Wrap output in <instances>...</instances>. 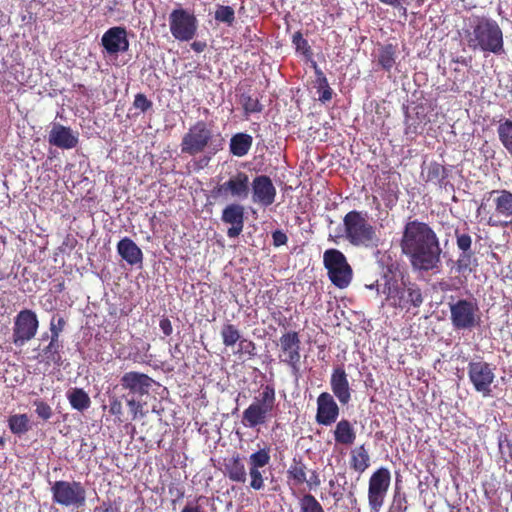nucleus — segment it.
<instances>
[{
	"label": "nucleus",
	"mask_w": 512,
	"mask_h": 512,
	"mask_svg": "<svg viewBox=\"0 0 512 512\" xmlns=\"http://www.w3.org/2000/svg\"><path fill=\"white\" fill-rule=\"evenodd\" d=\"M399 246L414 270L429 272L439 269L442 248L439 237L428 223L409 218L403 227Z\"/></svg>",
	"instance_id": "1"
},
{
	"label": "nucleus",
	"mask_w": 512,
	"mask_h": 512,
	"mask_svg": "<svg viewBox=\"0 0 512 512\" xmlns=\"http://www.w3.org/2000/svg\"><path fill=\"white\" fill-rule=\"evenodd\" d=\"M464 23L459 34L470 50L496 56L506 53L504 33L495 19L485 15H471Z\"/></svg>",
	"instance_id": "2"
},
{
	"label": "nucleus",
	"mask_w": 512,
	"mask_h": 512,
	"mask_svg": "<svg viewBox=\"0 0 512 512\" xmlns=\"http://www.w3.org/2000/svg\"><path fill=\"white\" fill-rule=\"evenodd\" d=\"M225 140L221 133L214 132L211 124L199 120L191 125L183 135L180 148L183 154L196 156L204 154V160L209 162L213 156L224 147Z\"/></svg>",
	"instance_id": "3"
},
{
	"label": "nucleus",
	"mask_w": 512,
	"mask_h": 512,
	"mask_svg": "<svg viewBox=\"0 0 512 512\" xmlns=\"http://www.w3.org/2000/svg\"><path fill=\"white\" fill-rule=\"evenodd\" d=\"M382 293L386 295L385 300L389 306L406 312L418 309L424 302L421 287L408 278L402 277L399 282L391 276L384 275Z\"/></svg>",
	"instance_id": "4"
},
{
	"label": "nucleus",
	"mask_w": 512,
	"mask_h": 512,
	"mask_svg": "<svg viewBox=\"0 0 512 512\" xmlns=\"http://www.w3.org/2000/svg\"><path fill=\"white\" fill-rule=\"evenodd\" d=\"M489 214L486 223L493 227H507L512 224V192L496 189L483 195L477 214Z\"/></svg>",
	"instance_id": "5"
},
{
	"label": "nucleus",
	"mask_w": 512,
	"mask_h": 512,
	"mask_svg": "<svg viewBox=\"0 0 512 512\" xmlns=\"http://www.w3.org/2000/svg\"><path fill=\"white\" fill-rule=\"evenodd\" d=\"M344 234L342 235L354 246L376 247L379 243L377 229L368 219V213L351 210L343 217Z\"/></svg>",
	"instance_id": "6"
},
{
	"label": "nucleus",
	"mask_w": 512,
	"mask_h": 512,
	"mask_svg": "<svg viewBox=\"0 0 512 512\" xmlns=\"http://www.w3.org/2000/svg\"><path fill=\"white\" fill-rule=\"evenodd\" d=\"M276 408L275 388L273 385L267 384L243 411L241 422L247 428L265 425L276 415Z\"/></svg>",
	"instance_id": "7"
},
{
	"label": "nucleus",
	"mask_w": 512,
	"mask_h": 512,
	"mask_svg": "<svg viewBox=\"0 0 512 512\" xmlns=\"http://www.w3.org/2000/svg\"><path fill=\"white\" fill-rule=\"evenodd\" d=\"M323 264L331 283L339 288H347L353 277V270L345 255L338 249H328L323 254Z\"/></svg>",
	"instance_id": "8"
},
{
	"label": "nucleus",
	"mask_w": 512,
	"mask_h": 512,
	"mask_svg": "<svg viewBox=\"0 0 512 512\" xmlns=\"http://www.w3.org/2000/svg\"><path fill=\"white\" fill-rule=\"evenodd\" d=\"M52 500L67 508H81L86 504V489L79 481H55L51 486Z\"/></svg>",
	"instance_id": "9"
},
{
	"label": "nucleus",
	"mask_w": 512,
	"mask_h": 512,
	"mask_svg": "<svg viewBox=\"0 0 512 512\" xmlns=\"http://www.w3.org/2000/svg\"><path fill=\"white\" fill-rule=\"evenodd\" d=\"M450 320L455 330H473L481 322L476 300L459 299L449 304Z\"/></svg>",
	"instance_id": "10"
},
{
	"label": "nucleus",
	"mask_w": 512,
	"mask_h": 512,
	"mask_svg": "<svg viewBox=\"0 0 512 512\" xmlns=\"http://www.w3.org/2000/svg\"><path fill=\"white\" fill-rule=\"evenodd\" d=\"M168 20L171 35L176 40L188 42L196 36L198 20L194 12L177 7L170 12Z\"/></svg>",
	"instance_id": "11"
},
{
	"label": "nucleus",
	"mask_w": 512,
	"mask_h": 512,
	"mask_svg": "<svg viewBox=\"0 0 512 512\" xmlns=\"http://www.w3.org/2000/svg\"><path fill=\"white\" fill-rule=\"evenodd\" d=\"M391 484V472L386 467H379L368 481V505L370 512H380L384 505Z\"/></svg>",
	"instance_id": "12"
},
{
	"label": "nucleus",
	"mask_w": 512,
	"mask_h": 512,
	"mask_svg": "<svg viewBox=\"0 0 512 512\" xmlns=\"http://www.w3.org/2000/svg\"><path fill=\"white\" fill-rule=\"evenodd\" d=\"M495 367L485 361H470L467 374L474 390L484 398L492 396V384L495 381Z\"/></svg>",
	"instance_id": "13"
},
{
	"label": "nucleus",
	"mask_w": 512,
	"mask_h": 512,
	"mask_svg": "<svg viewBox=\"0 0 512 512\" xmlns=\"http://www.w3.org/2000/svg\"><path fill=\"white\" fill-rule=\"evenodd\" d=\"M38 328L39 320L33 310L23 309L19 311L14 319L13 344L17 347H22L35 337Z\"/></svg>",
	"instance_id": "14"
},
{
	"label": "nucleus",
	"mask_w": 512,
	"mask_h": 512,
	"mask_svg": "<svg viewBox=\"0 0 512 512\" xmlns=\"http://www.w3.org/2000/svg\"><path fill=\"white\" fill-rule=\"evenodd\" d=\"M250 193V181L249 176L243 172L238 171L227 181L222 184H218L211 190L213 198H234L239 200H245Z\"/></svg>",
	"instance_id": "15"
},
{
	"label": "nucleus",
	"mask_w": 512,
	"mask_h": 512,
	"mask_svg": "<svg viewBox=\"0 0 512 512\" xmlns=\"http://www.w3.org/2000/svg\"><path fill=\"white\" fill-rule=\"evenodd\" d=\"M279 361L289 366L294 373L299 371L301 341L297 331H288L279 339Z\"/></svg>",
	"instance_id": "16"
},
{
	"label": "nucleus",
	"mask_w": 512,
	"mask_h": 512,
	"mask_svg": "<svg viewBox=\"0 0 512 512\" xmlns=\"http://www.w3.org/2000/svg\"><path fill=\"white\" fill-rule=\"evenodd\" d=\"M252 201L262 207H268L275 202L276 188L267 175L256 176L250 183Z\"/></svg>",
	"instance_id": "17"
},
{
	"label": "nucleus",
	"mask_w": 512,
	"mask_h": 512,
	"mask_svg": "<svg viewBox=\"0 0 512 512\" xmlns=\"http://www.w3.org/2000/svg\"><path fill=\"white\" fill-rule=\"evenodd\" d=\"M340 408L333 395L322 392L317 398L316 422L319 425L330 426L339 417Z\"/></svg>",
	"instance_id": "18"
},
{
	"label": "nucleus",
	"mask_w": 512,
	"mask_h": 512,
	"mask_svg": "<svg viewBox=\"0 0 512 512\" xmlns=\"http://www.w3.org/2000/svg\"><path fill=\"white\" fill-rule=\"evenodd\" d=\"M101 44L109 55L124 53L129 49L127 30L122 26L109 28L101 38Z\"/></svg>",
	"instance_id": "19"
},
{
	"label": "nucleus",
	"mask_w": 512,
	"mask_h": 512,
	"mask_svg": "<svg viewBox=\"0 0 512 512\" xmlns=\"http://www.w3.org/2000/svg\"><path fill=\"white\" fill-rule=\"evenodd\" d=\"M120 384L130 394L142 397L149 393L154 380L145 373L130 371L122 375Z\"/></svg>",
	"instance_id": "20"
},
{
	"label": "nucleus",
	"mask_w": 512,
	"mask_h": 512,
	"mask_svg": "<svg viewBox=\"0 0 512 512\" xmlns=\"http://www.w3.org/2000/svg\"><path fill=\"white\" fill-rule=\"evenodd\" d=\"M330 387L340 404L347 405L351 401L352 389L343 366H337L332 370Z\"/></svg>",
	"instance_id": "21"
},
{
	"label": "nucleus",
	"mask_w": 512,
	"mask_h": 512,
	"mask_svg": "<svg viewBox=\"0 0 512 512\" xmlns=\"http://www.w3.org/2000/svg\"><path fill=\"white\" fill-rule=\"evenodd\" d=\"M221 220L231 225L227 230V236L238 237L244 227V207L236 203L227 205L222 211Z\"/></svg>",
	"instance_id": "22"
},
{
	"label": "nucleus",
	"mask_w": 512,
	"mask_h": 512,
	"mask_svg": "<svg viewBox=\"0 0 512 512\" xmlns=\"http://www.w3.org/2000/svg\"><path fill=\"white\" fill-rule=\"evenodd\" d=\"M50 145L61 149H72L78 144V135L70 127L55 123L48 134Z\"/></svg>",
	"instance_id": "23"
},
{
	"label": "nucleus",
	"mask_w": 512,
	"mask_h": 512,
	"mask_svg": "<svg viewBox=\"0 0 512 512\" xmlns=\"http://www.w3.org/2000/svg\"><path fill=\"white\" fill-rule=\"evenodd\" d=\"M398 54L399 49L397 43H379L372 56L378 68L390 73L397 63Z\"/></svg>",
	"instance_id": "24"
},
{
	"label": "nucleus",
	"mask_w": 512,
	"mask_h": 512,
	"mask_svg": "<svg viewBox=\"0 0 512 512\" xmlns=\"http://www.w3.org/2000/svg\"><path fill=\"white\" fill-rule=\"evenodd\" d=\"M224 474L232 482L245 483L247 480L246 467L243 458L239 453H234L231 457L223 461Z\"/></svg>",
	"instance_id": "25"
},
{
	"label": "nucleus",
	"mask_w": 512,
	"mask_h": 512,
	"mask_svg": "<svg viewBox=\"0 0 512 512\" xmlns=\"http://www.w3.org/2000/svg\"><path fill=\"white\" fill-rule=\"evenodd\" d=\"M61 349L62 345L60 341H53L50 339L48 345L40 349L38 354L34 356V359L46 366H50L52 364L61 366L63 363Z\"/></svg>",
	"instance_id": "26"
},
{
	"label": "nucleus",
	"mask_w": 512,
	"mask_h": 512,
	"mask_svg": "<svg viewBox=\"0 0 512 512\" xmlns=\"http://www.w3.org/2000/svg\"><path fill=\"white\" fill-rule=\"evenodd\" d=\"M308 468L301 456L294 457L286 472V481L290 487H299L307 481Z\"/></svg>",
	"instance_id": "27"
},
{
	"label": "nucleus",
	"mask_w": 512,
	"mask_h": 512,
	"mask_svg": "<svg viewBox=\"0 0 512 512\" xmlns=\"http://www.w3.org/2000/svg\"><path fill=\"white\" fill-rule=\"evenodd\" d=\"M117 252L130 265L142 263L143 253L129 237H124L118 242Z\"/></svg>",
	"instance_id": "28"
},
{
	"label": "nucleus",
	"mask_w": 512,
	"mask_h": 512,
	"mask_svg": "<svg viewBox=\"0 0 512 512\" xmlns=\"http://www.w3.org/2000/svg\"><path fill=\"white\" fill-rule=\"evenodd\" d=\"M350 468L358 473L365 472L371 465L369 450L365 444L353 448L350 452Z\"/></svg>",
	"instance_id": "29"
},
{
	"label": "nucleus",
	"mask_w": 512,
	"mask_h": 512,
	"mask_svg": "<svg viewBox=\"0 0 512 512\" xmlns=\"http://www.w3.org/2000/svg\"><path fill=\"white\" fill-rule=\"evenodd\" d=\"M333 435L335 442L344 446H350L356 440V431L348 419H341L336 423Z\"/></svg>",
	"instance_id": "30"
},
{
	"label": "nucleus",
	"mask_w": 512,
	"mask_h": 512,
	"mask_svg": "<svg viewBox=\"0 0 512 512\" xmlns=\"http://www.w3.org/2000/svg\"><path fill=\"white\" fill-rule=\"evenodd\" d=\"M253 144L251 135L243 132L234 134L230 139V153L236 157H243L248 154Z\"/></svg>",
	"instance_id": "31"
},
{
	"label": "nucleus",
	"mask_w": 512,
	"mask_h": 512,
	"mask_svg": "<svg viewBox=\"0 0 512 512\" xmlns=\"http://www.w3.org/2000/svg\"><path fill=\"white\" fill-rule=\"evenodd\" d=\"M422 176L426 183H433L441 186L443 181L447 178V171L443 165L434 161L423 168Z\"/></svg>",
	"instance_id": "32"
},
{
	"label": "nucleus",
	"mask_w": 512,
	"mask_h": 512,
	"mask_svg": "<svg viewBox=\"0 0 512 512\" xmlns=\"http://www.w3.org/2000/svg\"><path fill=\"white\" fill-rule=\"evenodd\" d=\"M67 399L71 407L78 411H85L91 405V399L82 388L74 387L67 391Z\"/></svg>",
	"instance_id": "33"
},
{
	"label": "nucleus",
	"mask_w": 512,
	"mask_h": 512,
	"mask_svg": "<svg viewBox=\"0 0 512 512\" xmlns=\"http://www.w3.org/2000/svg\"><path fill=\"white\" fill-rule=\"evenodd\" d=\"M497 134L502 146L512 155V120L501 119L497 127Z\"/></svg>",
	"instance_id": "34"
},
{
	"label": "nucleus",
	"mask_w": 512,
	"mask_h": 512,
	"mask_svg": "<svg viewBox=\"0 0 512 512\" xmlns=\"http://www.w3.org/2000/svg\"><path fill=\"white\" fill-rule=\"evenodd\" d=\"M477 259L473 251L461 252L455 262V269L459 274L472 273L477 267Z\"/></svg>",
	"instance_id": "35"
},
{
	"label": "nucleus",
	"mask_w": 512,
	"mask_h": 512,
	"mask_svg": "<svg viewBox=\"0 0 512 512\" xmlns=\"http://www.w3.org/2000/svg\"><path fill=\"white\" fill-rule=\"evenodd\" d=\"M271 449L269 446H265L252 454H250L248 458V466L249 468H257L261 469L264 468L266 465L269 464L271 460L270 456Z\"/></svg>",
	"instance_id": "36"
},
{
	"label": "nucleus",
	"mask_w": 512,
	"mask_h": 512,
	"mask_svg": "<svg viewBox=\"0 0 512 512\" xmlns=\"http://www.w3.org/2000/svg\"><path fill=\"white\" fill-rule=\"evenodd\" d=\"M10 431L15 435H22L29 431V418L26 414H14L8 418Z\"/></svg>",
	"instance_id": "37"
},
{
	"label": "nucleus",
	"mask_w": 512,
	"mask_h": 512,
	"mask_svg": "<svg viewBox=\"0 0 512 512\" xmlns=\"http://www.w3.org/2000/svg\"><path fill=\"white\" fill-rule=\"evenodd\" d=\"M221 338L224 346H234L242 338L239 329L236 325L231 323H225L221 329Z\"/></svg>",
	"instance_id": "38"
},
{
	"label": "nucleus",
	"mask_w": 512,
	"mask_h": 512,
	"mask_svg": "<svg viewBox=\"0 0 512 512\" xmlns=\"http://www.w3.org/2000/svg\"><path fill=\"white\" fill-rule=\"evenodd\" d=\"M292 43L295 46L296 52L301 53L306 60L314 62L312 60L313 52L308 41L303 37L300 31H297L292 36Z\"/></svg>",
	"instance_id": "39"
},
{
	"label": "nucleus",
	"mask_w": 512,
	"mask_h": 512,
	"mask_svg": "<svg viewBox=\"0 0 512 512\" xmlns=\"http://www.w3.org/2000/svg\"><path fill=\"white\" fill-rule=\"evenodd\" d=\"M240 103L245 115L247 116L253 113H260L263 110V105L260 103L259 99L254 98L247 93L241 94Z\"/></svg>",
	"instance_id": "40"
},
{
	"label": "nucleus",
	"mask_w": 512,
	"mask_h": 512,
	"mask_svg": "<svg viewBox=\"0 0 512 512\" xmlns=\"http://www.w3.org/2000/svg\"><path fill=\"white\" fill-rule=\"evenodd\" d=\"M300 512H325L321 503L314 495L307 493L299 501Z\"/></svg>",
	"instance_id": "41"
},
{
	"label": "nucleus",
	"mask_w": 512,
	"mask_h": 512,
	"mask_svg": "<svg viewBox=\"0 0 512 512\" xmlns=\"http://www.w3.org/2000/svg\"><path fill=\"white\" fill-rule=\"evenodd\" d=\"M214 18L217 22L231 26L235 21V11L231 6L217 5Z\"/></svg>",
	"instance_id": "42"
},
{
	"label": "nucleus",
	"mask_w": 512,
	"mask_h": 512,
	"mask_svg": "<svg viewBox=\"0 0 512 512\" xmlns=\"http://www.w3.org/2000/svg\"><path fill=\"white\" fill-rule=\"evenodd\" d=\"M313 68L315 69L316 75L319 76L320 86L324 88L319 97V100L322 102L330 101L332 98V89L328 85L327 78L324 76L323 72L318 68L316 62H313Z\"/></svg>",
	"instance_id": "43"
},
{
	"label": "nucleus",
	"mask_w": 512,
	"mask_h": 512,
	"mask_svg": "<svg viewBox=\"0 0 512 512\" xmlns=\"http://www.w3.org/2000/svg\"><path fill=\"white\" fill-rule=\"evenodd\" d=\"M33 406H35V413L38 418L43 421H48L53 416L52 407L43 401L42 399H36L33 401Z\"/></svg>",
	"instance_id": "44"
},
{
	"label": "nucleus",
	"mask_w": 512,
	"mask_h": 512,
	"mask_svg": "<svg viewBox=\"0 0 512 512\" xmlns=\"http://www.w3.org/2000/svg\"><path fill=\"white\" fill-rule=\"evenodd\" d=\"M66 325V321L63 317L53 316L50 321V339L53 341H60V335L63 332Z\"/></svg>",
	"instance_id": "45"
},
{
	"label": "nucleus",
	"mask_w": 512,
	"mask_h": 512,
	"mask_svg": "<svg viewBox=\"0 0 512 512\" xmlns=\"http://www.w3.org/2000/svg\"><path fill=\"white\" fill-rule=\"evenodd\" d=\"M456 245L461 252L472 251V238L468 233H460L455 230Z\"/></svg>",
	"instance_id": "46"
},
{
	"label": "nucleus",
	"mask_w": 512,
	"mask_h": 512,
	"mask_svg": "<svg viewBox=\"0 0 512 512\" xmlns=\"http://www.w3.org/2000/svg\"><path fill=\"white\" fill-rule=\"evenodd\" d=\"M153 106V103L147 96L143 93H137L134 97L133 107L139 110L141 113H145L150 110Z\"/></svg>",
	"instance_id": "47"
},
{
	"label": "nucleus",
	"mask_w": 512,
	"mask_h": 512,
	"mask_svg": "<svg viewBox=\"0 0 512 512\" xmlns=\"http://www.w3.org/2000/svg\"><path fill=\"white\" fill-rule=\"evenodd\" d=\"M250 487L254 490H262L265 486L264 478L260 469L249 468Z\"/></svg>",
	"instance_id": "48"
},
{
	"label": "nucleus",
	"mask_w": 512,
	"mask_h": 512,
	"mask_svg": "<svg viewBox=\"0 0 512 512\" xmlns=\"http://www.w3.org/2000/svg\"><path fill=\"white\" fill-rule=\"evenodd\" d=\"M238 353L246 354L249 358L256 356V344L247 338H241L238 343Z\"/></svg>",
	"instance_id": "49"
},
{
	"label": "nucleus",
	"mask_w": 512,
	"mask_h": 512,
	"mask_svg": "<svg viewBox=\"0 0 512 512\" xmlns=\"http://www.w3.org/2000/svg\"><path fill=\"white\" fill-rule=\"evenodd\" d=\"M109 413L115 416L119 421H122L123 406L120 399L116 396H113L109 400Z\"/></svg>",
	"instance_id": "50"
},
{
	"label": "nucleus",
	"mask_w": 512,
	"mask_h": 512,
	"mask_svg": "<svg viewBox=\"0 0 512 512\" xmlns=\"http://www.w3.org/2000/svg\"><path fill=\"white\" fill-rule=\"evenodd\" d=\"M127 406L129 408L130 413L132 414V419L135 420L139 415H142L143 404L134 398L127 400Z\"/></svg>",
	"instance_id": "51"
},
{
	"label": "nucleus",
	"mask_w": 512,
	"mask_h": 512,
	"mask_svg": "<svg viewBox=\"0 0 512 512\" xmlns=\"http://www.w3.org/2000/svg\"><path fill=\"white\" fill-rule=\"evenodd\" d=\"M95 512H120V507L115 502L107 500L96 507Z\"/></svg>",
	"instance_id": "52"
},
{
	"label": "nucleus",
	"mask_w": 512,
	"mask_h": 512,
	"mask_svg": "<svg viewBox=\"0 0 512 512\" xmlns=\"http://www.w3.org/2000/svg\"><path fill=\"white\" fill-rule=\"evenodd\" d=\"M204 496H199L194 502H187L181 512H205L199 501L204 499Z\"/></svg>",
	"instance_id": "53"
},
{
	"label": "nucleus",
	"mask_w": 512,
	"mask_h": 512,
	"mask_svg": "<svg viewBox=\"0 0 512 512\" xmlns=\"http://www.w3.org/2000/svg\"><path fill=\"white\" fill-rule=\"evenodd\" d=\"M272 240L275 247H280L287 244L288 237L282 230H275L272 232Z\"/></svg>",
	"instance_id": "54"
},
{
	"label": "nucleus",
	"mask_w": 512,
	"mask_h": 512,
	"mask_svg": "<svg viewBox=\"0 0 512 512\" xmlns=\"http://www.w3.org/2000/svg\"><path fill=\"white\" fill-rule=\"evenodd\" d=\"M309 477L305 482L310 490L316 489L321 484L319 473L316 470L309 471Z\"/></svg>",
	"instance_id": "55"
},
{
	"label": "nucleus",
	"mask_w": 512,
	"mask_h": 512,
	"mask_svg": "<svg viewBox=\"0 0 512 512\" xmlns=\"http://www.w3.org/2000/svg\"><path fill=\"white\" fill-rule=\"evenodd\" d=\"M159 327L165 336H170L173 332L172 323L167 317H163L160 320Z\"/></svg>",
	"instance_id": "56"
},
{
	"label": "nucleus",
	"mask_w": 512,
	"mask_h": 512,
	"mask_svg": "<svg viewBox=\"0 0 512 512\" xmlns=\"http://www.w3.org/2000/svg\"><path fill=\"white\" fill-rule=\"evenodd\" d=\"M379 1L385 5L391 6L396 9L402 8L403 12L406 13V8L402 6L403 0H379Z\"/></svg>",
	"instance_id": "57"
},
{
	"label": "nucleus",
	"mask_w": 512,
	"mask_h": 512,
	"mask_svg": "<svg viewBox=\"0 0 512 512\" xmlns=\"http://www.w3.org/2000/svg\"><path fill=\"white\" fill-rule=\"evenodd\" d=\"M395 509L397 512H406L407 511L408 507H407V500H406L405 496H403L401 499L397 500Z\"/></svg>",
	"instance_id": "58"
},
{
	"label": "nucleus",
	"mask_w": 512,
	"mask_h": 512,
	"mask_svg": "<svg viewBox=\"0 0 512 512\" xmlns=\"http://www.w3.org/2000/svg\"><path fill=\"white\" fill-rule=\"evenodd\" d=\"M206 46V43L203 41H194L193 43H191V49L197 53L203 52Z\"/></svg>",
	"instance_id": "59"
},
{
	"label": "nucleus",
	"mask_w": 512,
	"mask_h": 512,
	"mask_svg": "<svg viewBox=\"0 0 512 512\" xmlns=\"http://www.w3.org/2000/svg\"><path fill=\"white\" fill-rule=\"evenodd\" d=\"M171 355L173 358H175L179 361L183 359V352L181 351L179 344H176L174 346L173 351L171 352Z\"/></svg>",
	"instance_id": "60"
},
{
	"label": "nucleus",
	"mask_w": 512,
	"mask_h": 512,
	"mask_svg": "<svg viewBox=\"0 0 512 512\" xmlns=\"http://www.w3.org/2000/svg\"><path fill=\"white\" fill-rule=\"evenodd\" d=\"M366 287H367L368 289H370V290H376V291H377V294H379V284H378V282H377V281H376V282H374V283H372V284H370V285H366Z\"/></svg>",
	"instance_id": "61"
},
{
	"label": "nucleus",
	"mask_w": 512,
	"mask_h": 512,
	"mask_svg": "<svg viewBox=\"0 0 512 512\" xmlns=\"http://www.w3.org/2000/svg\"><path fill=\"white\" fill-rule=\"evenodd\" d=\"M507 448L509 450V453H508V456L507 458L505 459V461H509V460H512V443H507Z\"/></svg>",
	"instance_id": "62"
},
{
	"label": "nucleus",
	"mask_w": 512,
	"mask_h": 512,
	"mask_svg": "<svg viewBox=\"0 0 512 512\" xmlns=\"http://www.w3.org/2000/svg\"><path fill=\"white\" fill-rule=\"evenodd\" d=\"M453 62H455V63H461V64H463V65H467V60H466V58H464V57H462V56H461V57H457L456 59H454V60H453Z\"/></svg>",
	"instance_id": "63"
},
{
	"label": "nucleus",
	"mask_w": 512,
	"mask_h": 512,
	"mask_svg": "<svg viewBox=\"0 0 512 512\" xmlns=\"http://www.w3.org/2000/svg\"><path fill=\"white\" fill-rule=\"evenodd\" d=\"M332 496L337 501L342 498V494L341 493H337V492L333 493Z\"/></svg>",
	"instance_id": "64"
}]
</instances>
